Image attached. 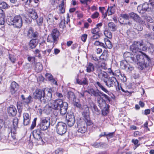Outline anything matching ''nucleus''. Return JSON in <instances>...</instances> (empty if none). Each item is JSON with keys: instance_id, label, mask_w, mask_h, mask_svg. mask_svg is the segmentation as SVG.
Masks as SVG:
<instances>
[{"instance_id": "obj_18", "label": "nucleus", "mask_w": 154, "mask_h": 154, "mask_svg": "<svg viewBox=\"0 0 154 154\" xmlns=\"http://www.w3.org/2000/svg\"><path fill=\"white\" fill-rule=\"evenodd\" d=\"M19 88V85L18 84L15 82H13L10 86V91L12 94L15 93Z\"/></svg>"}, {"instance_id": "obj_5", "label": "nucleus", "mask_w": 154, "mask_h": 154, "mask_svg": "<svg viewBox=\"0 0 154 154\" xmlns=\"http://www.w3.org/2000/svg\"><path fill=\"white\" fill-rule=\"evenodd\" d=\"M50 119L48 117H44L41 119L40 122L37 126L41 130H47L50 126Z\"/></svg>"}, {"instance_id": "obj_7", "label": "nucleus", "mask_w": 154, "mask_h": 154, "mask_svg": "<svg viewBox=\"0 0 154 154\" xmlns=\"http://www.w3.org/2000/svg\"><path fill=\"white\" fill-rule=\"evenodd\" d=\"M41 130L38 128L34 130L32 132V135L34 139L37 143L39 144H43V140L42 138Z\"/></svg>"}, {"instance_id": "obj_60", "label": "nucleus", "mask_w": 154, "mask_h": 154, "mask_svg": "<svg viewBox=\"0 0 154 154\" xmlns=\"http://www.w3.org/2000/svg\"><path fill=\"white\" fill-rule=\"evenodd\" d=\"M65 20H62L59 24V26L62 28H64L65 27Z\"/></svg>"}, {"instance_id": "obj_21", "label": "nucleus", "mask_w": 154, "mask_h": 154, "mask_svg": "<svg viewBox=\"0 0 154 154\" xmlns=\"http://www.w3.org/2000/svg\"><path fill=\"white\" fill-rule=\"evenodd\" d=\"M108 72L110 75H112L115 76L118 79L122 75V74L121 73L120 70L119 69L116 70L114 72H113L110 69L109 70Z\"/></svg>"}, {"instance_id": "obj_25", "label": "nucleus", "mask_w": 154, "mask_h": 154, "mask_svg": "<svg viewBox=\"0 0 154 154\" xmlns=\"http://www.w3.org/2000/svg\"><path fill=\"white\" fill-rule=\"evenodd\" d=\"M38 43V41L36 39H32L30 41L29 44V48L31 49H33L35 48Z\"/></svg>"}, {"instance_id": "obj_61", "label": "nucleus", "mask_w": 154, "mask_h": 154, "mask_svg": "<svg viewBox=\"0 0 154 154\" xmlns=\"http://www.w3.org/2000/svg\"><path fill=\"white\" fill-rule=\"evenodd\" d=\"M94 35L91 37V40L92 41L94 39H96L100 37L99 34H94Z\"/></svg>"}, {"instance_id": "obj_58", "label": "nucleus", "mask_w": 154, "mask_h": 154, "mask_svg": "<svg viewBox=\"0 0 154 154\" xmlns=\"http://www.w3.org/2000/svg\"><path fill=\"white\" fill-rule=\"evenodd\" d=\"M9 58L11 61L13 63H14L15 62L16 59L14 56L12 55L9 54Z\"/></svg>"}, {"instance_id": "obj_47", "label": "nucleus", "mask_w": 154, "mask_h": 154, "mask_svg": "<svg viewBox=\"0 0 154 154\" xmlns=\"http://www.w3.org/2000/svg\"><path fill=\"white\" fill-rule=\"evenodd\" d=\"M85 122L86 123V126L87 125L90 126L92 125L93 123L92 121L90 119V117L86 118L85 119Z\"/></svg>"}, {"instance_id": "obj_56", "label": "nucleus", "mask_w": 154, "mask_h": 154, "mask_svg": "<svg viewBox=\"0 0 154 154\" xmlns=\"http://www.w3.org/2000/svg\"><path fill=\"white\" fill-rule=\"evenodd\" d=\"M121 17L123 19L125 20H129L130 17L129 16V14H123L121 15Z\"/></svg>"}, {"instance_id": "obj_52", "label": "nucleus", "mask_w": 154, "mask_h": 154, "mask_svg": "<svg viewBox=\"0 0 154 154\" xmlns=\"http://www.w3.org/2000/svg\"><path fill=\"white\" fill-rule=\"evenodd\" d=\"M33 32L34 31L33 28L32 27H30L28 31L27 35L28 37H30L31 36Z\"/></svg>"}, {"instance_id": "obj_28", "label": "nucleus", "mask_w": 154, "mask_h": 154, "mask_svg": "<svg viewBox=\"0 0 154 154\" xmlns=\"http://www.w3.org/2000/svg\"><path fill=\"white\" fill-rule=\"evenodd\" d=\"M67 97L70 100H72L73 101H75L76 100V97L74 93L70 91L68 92Z\"/></svg>"}, {"instance_id": "obj_4", "label": "nucleus", "mask_w": 154, "mask_h": 154, "mask_svg": "<svg viewBox=\"0 0 154 154\" xmlns=\"http://www.w3.org/2000/svg\"><path fill=\"white\" fill-rule=\"evenodd\" d=\"M59 12L57 13L54 17L51 14H48L47 20L48 23H50V24L54 23V18L56 20L59 19L60 18V14H63L65 12V7L59 6Z\"/></svg>"}, {"instance_id": "obj_15", "label": "nucleus", "mask_w": 154, "mask_h": 154, "mask_svg": "<svg viewBox=\"0 0 154 154\" xmlns=\"http://www.w3.org/2000/svg\"><path fill=\"white\" fill-rule=\"evenodd\" d=\"M78 131L81 133H84L87 130V126L85 123L81 122L77 124Z\"/></svg>"}, {"instance_id": "obj_48", "label": "nucleus", "mask_w": 154, "mask_h": 154, "mask_svg": "<svg viewBox=\"0 0 154 154\" xmlns=\"http://www.w3.org/2000/svg\"><path fill=\"white\" fill-rule=\"evenodd\" d=\"M133 66L128 63L127 65L126 69H125L127 72H130L132 71L134 69Z\"/></svg>"}, {"instance_id": "obj_62", "label": "nucleus", "mask_w": 154, "mask_h": 154, "mask_svg": "<svg viewBox=\"0 0 154 154\" xmlns=\"http://www.w3.org/2000/svg\"><path fill=\"white\" fill-rule=\"evenodd\" d=\"M32 99V97L31 96L29 95L27 98H25L24 100V102L26 103L27 104H28L30 103L31 101V99Z\"/></svg>"}, {"instance_id": "obj_10", "label": "nucleus", "mask_w": 154, "mask_h": 154, "mask_svg": "<svg viewBox=\"0 0 154 154\" xmlns=\"http://www.w3.org/2000/svg\"><path fill=\"white\" fill-rule=\"evenodd\" d=\"M63 103L64 102L61 99L56 100L51 102V107L54 109L58 110Z\"/></svg>"}, {"instance_id": "obj_6", "label": "nucleus", "mask_w": 154, "mask_h": 154, "mask_svg": "<svg viewBox=\"0 0 154 154\" xmlns=\"http://www.w3.org/2000/svg\"><path fill=\"white\" fill-rule=\"evenodd\" d=\"M67 125L64 123L62 122H58L56 125V131L58 134L63 135L67 131Z\"/></svg>"}, {"instance_id": "obj_1", "label": "nucleus", "mask_w": 154, "mask_h": 154, "mask_svg": "<svg viewBox=\"0 0 154 154\" xmlns=\"http://www.w3.org/2000/svg\"><path fill=\"white\" fill-rule=\"evenodd\" d=\"M130 49L134 53L138 52L142 53L141 54L136 55V59L135 60L134 58V60L136 62L134 63H136L141 69H143L144 68L147 67L150 62V59L148 56L142 52V51L146 50L147 49V48L143 44V42L134 41L130 46Z\"/></svg>"}, {"instance_id": "obj_63", "label": "nucleus", "mask_w": 154, "mask_h": 154, "mask_svg": "<svg viewBox=\"0 0 154 154\" xmlns=\"http://www.w3.org/2000/svg\"><path fill=\"white\" fill-rule=\"evenodd\" d=\"M131 142L135 145V146L136 147H138L140 145V144H138L139 141L137 139L134 140V139H133L132 140Z\"/></svg>"}, {"instance_id": "obj_44", "label": "nucleus", "mask_w": 154, "mask_h": 154, "mask_svg": "<svg viewBox=\"0 0 154 154\" xmlns=\"http://www.w3.org/2000/svg\"><path fill=\"white\" fill-rule=\"evenodd\" d=\"M39 36L38 33L36 31L33 32L31 36L30 37L31 38H33L32 39H36V40H38L37 38Z\"/></svg>"}, {"instance_id": "obj_3", "label": "nucleus", "mask_w": 154, "mask_h": 154, "mask_svg": "<svg viewBox=\"0 0 154 154\" xmlns=\"http://www.w3.org/2000/svg\"><path fill=\"white\" fill-rule=\"evenodd\" d=\"M7 22L9 25L13 26L14 28L19 29L23 26L22 17L20 15H16L12 17H9Z\"/></svg>"}, {"instance_id": "obj_29", "label": "nucleus", "mask_w": 154, "mask_h": 154, "mask_svg": "<svg viewBox=\"0 0 154 154\" xmlns=\"http://www.w3.org/2000/svg\"><path fill=\"white\" fill-rule=\"evenodd\" d=\"M8 53V50L3 47H0V57L5 56Z\"/></svg>"}, {"instance_id": "obj_23", "label": "nucleus", "mask_w": 154, "mask_h": 154, "mask_svg": "<svg viewBox=\"0 0 154 154\" xmlns=\"http://www.w3.org/2000/svg\"><path fill=\"white\" fill-rule=\"evenodd\" d=\"M58 39L55 37L53 35L51 34H49L47 38V42H48L53 43V44H56Z\"/></svg>"}, {"instance_id": "obj_49", "label": "nucleus", "mask_w": 154, "mask_h": 154, "mask_svg": "<svg viewBox=\"0 0 154 154\" xmlns=\"http://www.w3.org/2000/svg\"><path fill=\"white\" fill-rule=\"evenodd\" d=\"M101 92V91H100L98 89L95 90L93 96H94L95 97H97L98 98L100 97Z\"/></svg>"}, {"instance_id": "obj_32", "label": "nucleus", "mask_w": 154, "mask_h": 154, "mask_svg": "<svg viewBox=\"0 0 154 154\" xmlns=\"http://www.w3.org/2000/svg\"><path fill=\"white\" fill-rule=\"evenodd\" d=\"M94 69V67L93 64L91 63H89L86 69V71L88 72H93Z\"/></svg>"}, {"instance_id": "obj_17", "label": "nucleus", "mask_w": 154, "mask_h": 154, "mask_svg": "<svg viewBox=\"0 0 154 154\" xmlns=\"http://www.w3.org/2000/svg\"><path fill=\"white\" fill-rule=\"evenodd\" d=\"M68 104L67 103L64 102L63 104L58 110H60V115L62 116L65 115L67 113Z\"/></svg>"}, {"instance_id": "obj_27", "label": "nucleus", "mask_w": 154, "mask_h": 154, "mask_svg": "<svg viewBox=\"0 0 154 154\" xmlns=\"http://www.w3.org/2000/svg\"><path fill=\"white\" fill-rule=\"evenodd\" d=\"M84 110L83 112L82 115L83 117L86 119L89 117V111L88 107L87 106H84Z\"/></svg>"}, {"instance_id": "obj_54", "label": "nucleus", "mask_w": 154, "mask_h": 154, "mask_svg": "<svg viewBox=\"0 0 154 154\" xmlns=\"http://www.w3.org/2000/svg\"><path fill=\"white\" fill-rule=\"evenodd\" d=\"M95 90L93 88H91L89 89L88 91L85 90V92H87L89 94H90L91 96H93L94 94L95 91Z\"/></svg>"}, {"instance_id": "obj_20", "label": "nucleus", "mask_w": 154, "mask_h": 154, "mask_svg": "<svg viewBox=\"0 0 154 154\" xmlns=\"http://www.w3.org/2000/svg\"><path fill=\"white\" fill-rule=\"evenodd\" d=\"M8 113L11 116H16L17 113V110L13 105H11L8 109Z\"/></svg>"}, {"instance_id": "obj_53", "label": "nucleus", "mask_w": 154, "mask_h": 154, "mask_svg": "<svg viewBox=\"0 0 154 154\" xmlns=\"http://www.w3.org/2000/svg\"><path fill=\"white\" fill-rule=\"evenodd\" d=\"M36 120L37 118H35L32 122V124L30 128L31 129H33L36 126Z\"/></svg>"}, {"instance_id": "obj_19", "label": "nucleus", "mask_w": 154, "mask_h": 154, "mask_svg": "<svg viewBox=\"0 0 154 154\" xmlns=\"http://www.w3.org/2000/svg\"><path fill=\"white\" fill-rule=\"evenodd\" d=\"M23 124L24 125H27L30 122L31 117L29 114L27 113H24L23 114Z\"/></svg>"}, {"instance_id": "obj_12", "label": "nucleus", "mask_w": 154, "mask_h": 154, "mask_svg": "<svg viewBox=\"0 0 154 154\" xmlns=\"http://www.w3.org/2000/svg\"><path fill=\"white\" fill-rule=\"evenodd\" d=\"M151 9L149 7V4L147 2L139 5L137 7L138 11L141 14L144 13L146 11H149Z\"/></svg>"}, {"instance_id": "obj_14", "label": "nucleus", "mask_w": 154, "mask_h": 154, "mask_svg": "<svg viewBox=\"0 0 154 154\" xmlns=\"http://www.w3.org/2000/svg\"><path fill=\"white\" fill-rule=\"evenodd\" d=\"M130 18L133 19L134 21L139 23L141 24H144L145 22L137 14L133 12L129 13Z\"/></svg>"}, {"instance_id": "obj_2", "label": "nucleus", "mask_w": 154, "mask_h": 154, "mask_svg": "<svg viewBox=\"0 0 154 154\" xmlns=\"http://www.w3.org/2000/svg\"><path fill=\"white\" fill-rule=\"evenodd\" d=\"M52 91L50 89L46 90L37 89L33 93V97L35 99L39 100L41 103H46L51 99Z\"/></svg>"}, {"instance_id": "obj_51", "label": "nucleus", "mask_w": 154, "mask_h": 154, "mask_svg": "<svg viewBox=\"0 0 154 154\" xmlns=\"http://www.w3.org/2000/svg\"><path fill=\"white\" fill-rule=\"evenodd\" d=\"M118 79H120L123 82H125L127 81L126 77L124 74H122Z\"/></svg>"}, {"instance_id": "obj_39", "label": "nucleus", "mask_w": 154, "mask_h": 154, "mask_svg": "<svg viewBox=\"0 0 154 154\" xmlns=\"http://www.w3.org/2000/svg\"><path fill=\"white\" fill-rule=\"evenodd\" d=\"M115 86H116V90L117 91H119L121 90L123 92H128L127 91H125L122 88L121 85H119V83L118 81H117L116 83V85H115Z\"/></svg>"}, {"instance_id": "obj_22", "label": "nucleus", "mask_w": 154, "mask_h": 154, "mask_svg": "<svg viewBox=\"0 0 154 154\" xmlns=\"http://www.w3.org/2000/svg\"><path fill=\"white\" fill-rule=\"evenodd\" d=\"M90 109L94 114L98 115L100 114V110H99L96 105L92 103L90 105Z\"/></svg>"}, {"instance_id": "obj_46", "label": "nucleus", "mask_w": 154, "mask_h": 154, "mask_svg": "<svg viewBox=\"0 0 154 154\" xmlns=\"http://www.w3.org/2000/svg\"><path fill=\"white\" fill-rule=\"evenodd\" d=\"M100 29L98 27H95L91 29V32L93 34H99Z\"/></svg>"}, {"instance_id": "obj_34", "label": "nucleus", "mask_w": 154, "mask_h": 154, "mask_svg": "<svg viewBox=\"0 0 154 154\" xmlns=\"http://www.w3.org/2000/svg\"><path fill=\"white\" fill-rule=\"evenodd\" d=\"M39 0H27V3L29 4L32 5H34L35 7H36L39 4Z\"/></svg>"}, {"instance_id": "obj_8", "label": "nucleus", "mask_w": 154, "mask_h": 154, "mask_svg": "<svg viewBox=\"0 0 154 154\" xmlns=\"http://www.w3.org/2000/svg\"><path fill=\"white\" fill-rule=\"evenodd\" d=\"M110 100L111 99L110 97L101 91L100 97L97 98V103L99 104V106L100 108L103 106L102 103H105L106 101H108L110 102Z\"/></svg>"}, {"instance_id": "obj_64", "label": "nucleus", "mask_w": 154, "mask_h": 154, "mask_svg": "<svg viewBox=\"0 0 154 154\" xmlns=\"http://www.w3.org/2000/svg\"><path fill=\"white\" fill-rule=\"evenodd\" d=\"M94 44L96 46H100L101 47H104V44L101 42H100L99 41H96L94 43Z\"/></svg>"}, {"instance_id": "obj_31", "label": "nucleus", "mask_w": 154, "mask_h": 154, "mask_svg": "<svg viewBox=\"0 0 154 154\" xmlns=\"http://www.w3.org/2000/svg\"><path fill=\"white\" fill-rule=\"evenodd\" d=\"M51 34L58 39L60 35V32L56 28L53 29Z\"/></svg>"}, {"instance_id": "obj_41", "label": "nucleus", "mask_w": 154, "mask_h": 154, "mask_svg": "<svg viewBox=\"0 0 154 154\" xmlns=\"http://www.w3.org/2000/svg\"><path fill=\"white\" fill-rule=\"evenodd\" d=\"M0 8L6 9L8 8V6L7 4L5 2L0 1Z\"/></svg>"}, {"instance_id": "obj_9", "label": "nucleus", "mask_w": 154, "mask_h": 154, "mask_svg": "<svg viewBox=\"0 0 154 154\" xmlns=\"http://www.w3.org/2000/svg\"><path fill=\"white\" fill-rule=\"evenodd\" d=\"M67 123L69 127L72 126L75 122V117L73 112H70L67 113L66 115Z\"/></svg>"}, {"instance_id": "obj_43", "label": "nucleus", "mask_w": 154, "mask_h": 154, "mask_svg": "<svg viewBox=\"0 0 154 154\" xmlns=\"http://www.w3.org/2000/svg\"><path fill=\"white\" fill-rule=\"evenodd\" d=\"M18 119L17 118H14L13 121V127H18Z\"/></svg>"}, {"instance_id": "obj_42", "label": "nucleus", "mask_w": 154, "mask_h": 154, "mask_svg": "<svg viewBox=\"0 0 154 154\" xmlns=\"http://www.w3.org/2000/svg\"><path fill=\"white\" fill-rule=\"evenodd\" d=\"M107 14L108 13L109 15H111L114 12V10L112 6L108 7L107 10L106 12Z\"/></svg>"}, {"instance_id": "obj_13", "label": "nucleus", "mask_w": 154, "mask_h": 154, "mask_svg": "<svg viewBox=\"0 0 154 154\" xmlns=\"http://www.w3.org/2000/svg\"><path fill=\"white\" fill-rule=\"evenodd\" d=\"M95 74L97 75L98 78L103 82L109 76L106 72L101 70L100 68L97 69Z\"/></svg>"}, {"instance_id": "obj_36", "label": "nucleus", "mask_w": 154, "mask_h": 154, "mask_svg": "<svg viewBox=\"0 0 154 154\" xmlns=\"http://www.w3.org/2000/svg\"><path fill=\"white\" fill-rule=\"evenodd\" d=\"M128 63L126 60H123L120 62V67L122 69H126Z\"/></svg>"}, {"instance_id": "obj_38", "label": "nucleus", "mask_w": 154, "mask_h": 154, "mask_svg": "<svg viewBox=\"0 0 154 154\" xmlns=\"http://www.w3.org/2000/svg\"><path fill=\"white\" fill-rule=\"evenodd\" d=\"M96 84L100 88H101V89L104 91L105 92L108 93H109V91L107 90V89L105 88L99 82H96Z\"/></svg>"}, {"instance_id": "obj_55", "label": "nucleus", "mask_w": 154, "mask_h": 154, "mask_svg": "<svg viewBox=\"0 0 154 154\" xmlns=\"http://www.w3.org/2000/svg\"><path fill=\"white\" fill-rule=\"evenodd\" d=\"M95 90L93 88H91L89 89L88 91L85 90V92H87L89 94H90L91 96H93L94 94L95 91Z\"/></svg>"}, {"instance_id": "obj_59", "label": "nucleus", "mask_w": 154, "mask_h": 154, "mask_svg": "<svg viewBox=\"0 0 154 154\" xmlns=\"http://www.w3.org/2000/svg\"><path fill=\"white\" fill-rule=\"evenodd\" d=\"M5 23L4 15L2 16H0V25H3Z\"/></svg>"}, {"instance_id": "obj_37", "label": "nucleus", "mask_w": 154, "mask_h": 154, "mask_svg": "<svg viewBox=\"0 0 154 154\" xmlns=\"http://www.w3.org/2000/svg\"><path fill=\"white\" fill-rule=\"evenodd\" d=\"M18 127H13L11 128V135L12 138L13 139L15 138V135L16 134V129Z\"/></svg>"}, {"instance_id": "obj_16", "label": "nucleus", "mask_w": 154, "mask_h": 154, "mask_svg": "<svg viewBox=\"0 0 154 154\" xmlns=\"http://www.w3.org/2000/svg\"><path fill=\"white\" fill-rule=\"evenodd\" d=\"M123 57L125 60L128 61L131 63H134L136 62L134 60V57H133V55L129 52H126L124 53Z\"/></svg>"}, {"instance_id": "obj_35", "label": "nucleus", "mask_w": 154, "mask_h": 154, "mask_svg": "<svg viewBox=\"0 0 154 154\" xmlns=\"http://www.w3.org/2000/svg\"><path fill=\"white\" fill-rule=\"evenodd\" d=\"M43 69L42 65L40 63H37L35 65V69L36 71L39 72L42 71Z\"/></svg>"}, {"instance_id": "obj_26", "label": "nucleus", "mask_w": 154, "mask_h": 154, "mask_svg": "<svg viewBox=\"0 0 154 154\" xmlns=\"http://www.w3.org/2000/svg\"><path fill=\"white\" fill-rule=\"evenodd\" d=\"M29 16L31 17L33 19H36L38 17V16L35 11L32 9L29 11Z\"/></svg>"}, {"instance_id": "obj_50", "label": "nucleus", "mask_w": 154, "mask_h": 154, "mask_svg": "<svg viewBox=\"0 0 154 154\" xmlns=\"http://www.w3.org/2000/svg\"><path fill=\"white\" fill-rule=\"evenodd\" d=\"M17 108L18 112L20 113L22 111V103L20 102H18L17 103Z\"/></svg>"}, {"instance_id": "obj_11", "label": "nucleus", "mask_w": 154, "mask_h": 154, "mask_svg": "<svg viewBox=\"0 0 154 154\" xmlns=\"http://www.w3.org/2000/svg\"><path fill=\"white\" fill-rule=\"evenodd\" d=\"M117 80L114 76H112L111 77L108 76L104 82L105 85L108 87H113L116 85Z\"/></svg>"}, {"instance_id": "obj_57", "label": "nucleus", "mask_w": 154, "mask_h": 154, "mask_svg": "<svg viewBox=\"0 0 154 154\" xmlns=\"http://www.w3.org/2000/svg\"><path fill=\"white\" fill-rule=\"evenodd\" d=\"M148 51L149 52L152 53L154 51V47L152 45L150 44L148 48Z\"/></svg>"}, {"instance_id": "obj_24", "label": "nucleus", "mask_w": 154, "mask_h": 154, "mask_svg": "<svg viewBox=\"0 0 154 154\" xmlns=\"http://www.w3.org/2000/svg\"><path fill=\"white\" fill-rule=\"evenodd\" d=\"M76 82L78 84L80 85H88V79L85 78H83L81 79H77Z\"/></svg>"}, {"instance_id": "obj_40", "label": "nucleus", "mask_w": 154, "mask_h": 154, "mask_svg": "<svg viewBox=\"0 0 154 154\" xmlns=\"http://www.w3.org/2000/svg\"><path fill=\"white\" fill-rule=\"evenodd\" d=\"M104 35L107 38L111 39L112 37L111 32L108 30H105L104 31Z\"/></svg>"}, {"instance_id": "obj_30", "label": "nucleus", "mask_w": 154, "mask_h": 154, "mask_svg": "<svg viewBox=\"0 0 154 154\" xmlns=\"http://www.w3.org/2000/svg\"><path fill=\"white\" fill-rule=\"evenodd\" d=\"M108 26L109 30L112 31H115L117 29L116 26L113 22H110L108 23Z\"/></svg>"}, {"instance_id": "obj_45", "label": "nucleus", "mask_w": 154, "mask_h": 154, "mask_svg": "<svg viewBox=\"0 0 154 154\" xmlns=\"http://www.w3.org/2000/svg\"><path fill=\"white\" fill-rule=\"evenodd\" d=\"M37 24L38 26H42L43 23V18L42 17H39L36 20Z\"/></svg>"}, {"instance_id": "obj_33", "label": "nucleus", "mask_w": 154, "mask_h": 154, "mask_svg": "<svg viewBox=\"0 0 154 154\" xmlns=\"http://www.w3.org/2000/svg\"><path fill=\"white\" fill-rule=\"evenodd\" d=\"M104 47H103V48H107L111 49L112 47V45L110 41L108 39L105 40V44H104Z\"/></svg>"}]
</instances>
